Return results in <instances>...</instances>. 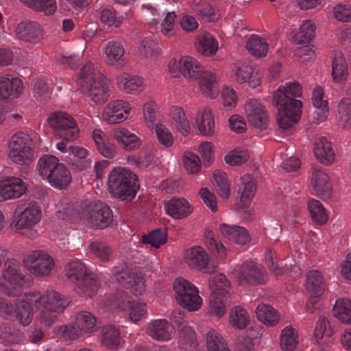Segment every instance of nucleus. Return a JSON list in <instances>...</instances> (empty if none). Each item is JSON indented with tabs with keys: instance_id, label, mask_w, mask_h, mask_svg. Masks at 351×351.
<instances>
[{
	"instance_id": "nucleus-14",
	"label": "nucleus",
	"mask_w": 351,
	"mask_h": 351,
	"mask_svg": "<svg viewBox=\"0 0 351 351\" xmlns=\"http://www.w3.org/2000/svg\"><path fill=\"white\" fill-rule=\"evenodd\" d=\"M141 8L145 16H152V25H155L156 29H159L164 35L168 37L173 35L171 31L177 19V15L174 12L162 10L160 8L154 6L150 3L143 4Z\"/></svg>"
},
{
	"instance_id": "nucleus-5",
	"label": "nucleus",
	"mask_w": 351,
	"mask_h": 351,
	"mask_svg": "<svg viewBox=\"0 0 351 351\" xmlns=\"http://www.w3.org/2000/svg\"><path fill=\"white\" fill-rule=\"evenodd\" d=\"M65 275L75 285V291L84 297L92 298L100 287L96 276L88 274L86 266L80 261L69 263L65 267Z\"/></svg>"
},
{
	"instance_id": "nucleus-23",
	"label": "nucleus",
	"mask_w": 351,
	"mask_h": 351,
	"mask_svg": "<svg viewBox=\"0 0 351 351\" xmlns=\"http://www.w3.org/2000/svg\"><path fill=\"white\" fill-rule=\"evenodd\" d=\"M130 104L123 100H117L109 103L103 113L104 119L109 124L120 123L129 114Z\"/></svg>"
},
{
	"instance_id": "nucleus-16",
	"label": "nucleus",
	"mask_w": 351,
	"mask_h": 351,
	"mask_svg": "<svg viewBox=\"0 0 351 351\" xmlns=\"http://www.w3.org/2000/svg\"><path fill=\"white\" fill-rule=\"evenodd\" d=\"M23 264L32 274L38 277L49 276L55 265L52 257L43 250L30 252L24 257Z\"/></svg>"
},
{
	"instance_id": "nucleus-6",
	"label": "nucleus",
	"mask_w": 351,
	"mask_h": 351,
	"mask_svg": "<svg viewBox=\"0 0 351 351\" xmlns=\"http://www.w3.org/2000/svg\"><path fill=\"white\" fill-rule=\"evenodd\" d=\"M108 185L110 193L122 200L132 199L139 187L137 176L124 167L115 168L110 172Z\"/></svg>"
},
{
	"instance_id": "nucleus-22",
	"label": "nucleus",
	"mask_w": 351,
	"mask_h": 351,
	"mask_svg": "<svg viewBox=\"0 0 351 351\" xmlns=\"http://www.w3.org/2000/svg\"><path fill=\"white\" fill-rule=\"evenodd\" d=\"M26 190L25 183L19 178L9 177L0 181L1 200L19 198Z\"/></svg>"
},
{
	"instance_id": "nucleus-36",
	"label": "nucleus",
	"mask_w": 351,
	"mask_h": 351,
	"mask_svg": "<svg viewBox=\"0 0 351 351\" xmlns=\"http://www.w3.org/2000/svg\"><path fill=\"white\" fill-rule=\"evenodd\" d=\"M71 175L66 166L60 163L47 178L49 183L53 187L62 189L66 188L71 182Z\"/></svg>"
},
{
	"instance_id": "nucleus-9",
	"label": "nucleus",
	"mask_w": 351,
	"mask_h": 351,
	"mask_svg": "<svg viewBox=\"0 0 351 351\" xmlns=\"http://www.w3.org/2000/svg\"><path fill=\"white\" fill-rule=\"evenodd\" d=\"M48 123L53 129L54 134L62 141H73L80 132L75 119L65 112H55L48 118Z\"/></svg>"
},
{
	"instance_id": "nucleus-13",
	"label": "nucleus",
	"mask_w": 351,
	"mask_h": 351,
	"mask_svg": "<svg viewBox=\"0 0 351 351\" xmlns=\"http://www.w3.org/2000/svg\"><path fill=\"white\" fill-rule=\"evenodd\" d=\"M80 217L86 220L95 229H104L110 226L113 220L111 209L101 201L90 203L83 209Z\"/></svg>"
},
{
	"instance_id": "nucleus-26",
	"label": "nucleus",
	"mask_w": 351,
	"mask_h": 351,
	"mask_svg": "<svg viewBox=\"0 0 351 351\" xmlns=\"http://www.w3.org/2000/svg\"><path fill=\"white\" fill-rule=\"evenodd\" d=\"M56 147L62 153H68L69 155H73L75 158V165L80 171L85 170L90 166L91 162L87 158L88 152L84 147L68 146L64 141L57 143Z\"/></svg>"
},
{
	"instance_id": "nucleus-8",
	"label": "nucleus",
	"mask_w": 351,
	"mask_h": 351,
	"mask_svg": "<svg viewBox=\"0 0 351 351\" xmlns=\"http://www.w3.org/2000/svg\"><path fill=\"white\" fill-rule=\"evenodd\" d=\"M41 219V210L36 203H29L25 208L18 206L14 213L13 220L11 223L12 228L17 232L28 230V237H34L36 231L32 228L36 225Z\"/></svg>"
},
{
	"instance_id": "nucleus-25",
	"label": "nucleus",
	"mask_w": 351,
	"mask_h": 351,
	"mask_svg": "<svg viewBox=\"0 0 351 351\" xmlns=\"http://www.w3.org/2000/svg\"><path fill=\"white\" fill-rule=\"evenodd\" d=\"M22 81L18 77L0 75V99L18 98L23 93Z\"/></svg>"
},
{
	"instance_id": "nucleus-46",
	"label": "nucleus",
	"mask_w": 351,
	"mask_h": 351,
	"mask_svg": "<svg viewBox=\"0 0 351 351\" xmlns=\"http://www.w3.org/2000/svg\"><path fill=\"white\" fill-rule=\"evenodd\" d=\"M324 90L320 86H316L313 92L312 102L313 106L317 108V119L319 121L324 120L328 112V102L324 100Z\"/></svg>"
},
{
	"instance_id": "nucleus-42",
	"label": "nucleus",
	"mask_w": 351,
	"mask_h": 351,
	"mask_svg": "<svg viewBox=\"0 0 351 351\" xmlns=\"http://www.w3.org/2000/svg\"><path fill=\"white\" fill-rule=\"evenodd\" d=\"M229 321L231 326L239 330L246 328L250 322L248 313L243 308L237 306L233 307L229 313Z\"/></svg>"
},
{
	"instance_id": "nucleus-63",
	"label": "nucleus",
	"mask_w": 351,
	"mask_h": 351,
	"mask_svg": "<svg viewBox=\"0 0 351 351\" xmlns=\"http://www.w3.org/2000/svg\"><path fill=\"white\" fill-rule=\"evenodd\" d=\"M185 169L190 173H196L201 167V161L199 156L192 152H185L183 157Z\"/></svg>"
},
{
	"instance_id": "nucleus-7",
	"label": "nucleus",
	"mask_w": 351,
	"mask_h": 351,
	"mask_svg": "<svg viewBox=\"0 0 351 351\" xmlns=\"http://www.w3.org/2000/svg\"><path fill=\"white\" fill-rule=\"evenodd\" d=\"M9 158L15 164H29L33 158V138L31 134L23 132L15 133L9 145Z\"/></svg>"
},
{
	"instance_id": "nucleus-34",
	"label": "nucleus",
	"mask_w": 351,
	"mask_h": 351,
	"mask_svg": "<svg viewBox=\"0 0 351 351\" xmlns=\"http://www.w3.org/2000/svg\"><path fill=\"white\" fill-rule=\"evenodd\" d=\"M101 343L110 349L123 348L125 341L120 337L119 329L114 325H106L103 327Z\"/></svg>"
},
{
	"instance_id": "nucleus-15",
	"label": "nucleus",
	"mask_w": 351,
	"mask_h": 351,
	"mask_svg": "<svg viewBox=\"0 0 351 351\" xmlns=\"http://www.w3.org/2000/svg\"><path fill=\"white\" fill-rule=\"evenodd\" d=\"M173 328L180 331L179 348L181 351H193L196 346V340L194 330L188 326L184 312L180 310L173 311L170 316Z\"/></svg>"
},
{
	"instance_id": "nucleus-57",
	"label": "nucleus",
	"mask_w": 351,
	"mask_h": 351,
	"mask_svg": "<svg viewBox=\"0 0 351 351\" xmlns=\"http://www.w3.org/2000/svg\"><path fill=\"white\" fill-rule=\"evenodd\" d=\"M315 25L311 21H304L296 34L295 40L298 44L309 43L315 36Z\"/></svg>"
},
{
	"instance_id": "nucleus-41",
	"label": "nucleus",
	"mask_w": 351,
	"mask_h": 351,
	"mask_svg": "<svg viewBox=\"0 0 351 351\" xmlns=\"http://www.w3.org/2000/svg\"><path fill=\"white\" fill-rule=\"evenodd\" d=\"M333 315L340 322L351 324V301L346 298L336 300L333 306Z\"/></svg>"
},
{
	"instance_id": "nucleus-60",
	"label": "nucleus",
	"mask_w": 351,
	"mask_h": 351,
	"mask_svg": "<svg viewBox=\"0 0 351 351\" xmlns=\"http://www.w3.org/2000/svg\"><path fill=\"white\" fill-rule=\"evenodd\" d=\"M101 23L109 26L119 27L123 21V16L118 15L115 10L110 8L104 9L99 15Z\"/></svg>"
},
{
	"instance_id": "nucleus-17",
	"label": "nucleus",
	"mask_w": 351,
	"mask_h": 351,
	"mask_svg": "<svg viewBox=\"0 0 351 351\" xmlns=\"http://www.w3.org/2000/svg\"><path fill=\"white\" fill-rule=\"evenodd\" d=\"M112 273L121 285L130 289L134 295H142L145 292L143 277L132 268L127 265L114 267Z\"/></svg>"
},
{
	"instance_id": "nucleus-24",
	"label": "nucleus",
	"mask_w": 351,
	"mask_h": 351,
	"mask_svg": "<svg viewBox=\"0 0 351 351\" xmlns=\"http://www.w3.org/2000/svg\"><path fill=\"white\" fill-rule=\"evenodd\" d=\"M18 38L25 42L36 43L42 39L43 34L40 25L34 21H22L16 27Z\"/></svg>"
},
{
	"instance_id": "nucleus-4",
	"label": "nucleus",
	"mask_w": 351,
	"mask_h": 351,
	"mask_svg": "<svg viewBox=\"0 0 351 351\" xmlns=\"http://www.w3.org/2000/svg\"><path fill=\"white\" fill-rule=\"evenodd\" d=\"M182 75L188 79L195 80L199 78V89L205 97L214 99L219 93L218 77L216 73L204 71L202 66L192 57L181 58Z\"/></svg>"
},
{
	"instance_id": "nucleus-19",
	"label": "nucleus",
	"mask_w": 351,
	"mask_h": 351,
	"mask_svg": "<svg viewBox=\"0 0 351 351\" xmlns=\"http://www.w3.org/2000/svg\"><path fill=\"white\" fill-rule=\"evenodd\" d=\"M306 288L311 295L315 298H311L306 304L307 311L314 313L319 307V300L316 298L321 296L326 289V284L322 274L317 270L309 271L306 274Z\"/></svg>"
},
{
	"instance_id": "nucleus-56",
	"label": "nucleus",
	"mask_w": 351,
	"mask_h": 351,
	"mask_svg": "<svg viewBox=\"0 0 351 351\" xmlns=\"http://www.w3.org/2000/svg\"><path fill=\"white\" fill-rule=\"evenodd\" d=\"M308 208L313 220L318 224H324L328 219V215L322 203L316 199H311Z\"/></svg>"
},
{
	"instance_id": "nucleus-20",
	"label": "nucleus",
	"mask_w": 351,
	"mask_h": 351,
	"mask_svg": "<svg viewBox=\"0 0 351 351\" xmlns=\"http://www.w3.org/2000/svg\"><path fill=\"white\" fill-rule=\"evenodd\" d=\"M2 273L5 282L16 290L17 295H20L22 288L27 283L25 275L21 272L20 263L15 259L6 260Z\"/></svg>"
},
{
	"instance_id": "nucleus-52",
	"label": "nucleus",
	"mask_w": 351,
	"mask_h": 351,
	"mask_svg": "<svg viewBox=\"0 0 351 351\" xmlns=\"http://www.w3.org/2000/svg\"><path fill=\"white\" fill-rule=\"evenodd\" d=\"M27 6L36 10L51 15L56 10V0H20Z\"/></svg>"
},
{
	"instance_id": "nucleus-29",
	"label": "nucleus",
	"mask_w": 351,
	"mask_h": 351,
	"mask_svg": "<svg viewBox=\"0 0 351 351\" xmlns=\"http://www.w3.org/2000/svg\"><path fill=\"white\" fill-rule=\"evenodd\" d=\"M167 214L176 219L186 217L192 209L188 201L184 198L174 197L165 204Z\"/></svg>"
},
{
	"instance_id": "nucleus-59",
	"label": "nucleus",
	"mask_w": 351,
	"mask_h": 351,
	"mask_svg": "<svg viewBox=\"0 0 351 351\" xmlns=\"http://www.w3.org/2000/svg\"><path fill=\"white\" fill-rule=\"evenodd\" d=\"M155 132L158 143L166 148L173 145V137L169 130L161 123H156Z\"/></svg>"
},
{
	"instance_id": "nucleus-18",
	"label": "nucleus",
	"mask_w": 351,
	"mask_h": 351,
	"mask_svg": "<svg viewBox=\"0 0 351 351\" xmlns=\"http://www.w3.org/2000/svg\"><path fill=\"white\" fill-rule=\"evenodd\" d=\"M233 274L240 285L264 284L267 277L265 269L252 261L243 263Z\"/></svg>"
},
{
	"instance_id": "nucleus-39",
	"label": "nucleus",
	"mask_w": 351,
	"mask_h": 351,
	"mask_svg": "<svg viewBox=\"0 0 351 351\" xmlns=\"http://www.w3.org/2000/svg\"><path fill=\"white\" fill-rule=\"evenodd\" d=\"M256 314L259 321L269 326L277 324L280 317L278 312L275 308L265 304L258 305Z\"/></svg>"
},
{
	"instance_id": "nucleus-31",
	"label": "nucleus",
	"mask_w": 351,
	"mask_h": 351,
	"mask_svg": "<svg viewBox=\"0 0 351 351\" xmlns=\"http://www.w3.org/2000/svg\"><path fill=\"white\" fill-rule=\"evenodd\" d=\"M314 154L315 158L324 165L331 164L335 159V152L331 143L328 139L322 136L314 143Z\"/></svg>"
},
{
	"instance_id": "nucleus-27",
	"label": "nucleus",
	"mask_w": 351,
	"mask_h": 351,
	"mask_svg": "<svg viewBox=\"0 0 351 351\" xmlns=\"http://www.w3.org/2000/svg\"><path fill=\"white\" fill-rule=\"evenodd\" d=\"M184 261L192 269H202L207 267L209 258L204 248L195 246L185 252Z\"/></svg>"
},
{
	"instance_id": "nucleus-2",
	"label": "nucleus",
	"mask_w": 351,
	"mask_h": 351,
	"mask_svg": "<svg viewBox=\"0 0 351 351\" xmlns=\"http://www.w3.org/2000/svg\"><path fill=\"white\" fill-rule=\"evenodd\" d=\"M302 95V87L296 82L280 86L273 95L272 104L278 110L277 122L280 128L289 130L300 119L302 102L298 99Z\"/></svg>"
},
{
	"instance_id": "nucleus-35",
	"label": "nucleus",
	"mask_w": 351,
	"mask_h": 351,
	"mask_svg": "<svg viewBox=\"0 0 351 351\" xmlns=\"http://www.w3.org/2000/svg\"><path fill=\"white\" fill-rule=\"evenodd\" d=\"M219 228L225 237L236 243L243 245L249 241L247 231L243 227L221 223Z\"/></svg>"
},
{
	"instance_id": "nucleus-43",
	"label": "nucleus",
	"mask_w": 351,
	"mask_h": 351,
	"mask_svg": "<svg viewBox=\"0 0 351 351\" xmlns=\"http://www.w3.org/2000/svg\"><path fill=\"white\" fill-rule=\"evenodd\" d=\"M198 52L205 56H212L218 49V43L209 33H205L199 36L196 43Z\"/></svg>"
},
{
	"instance_id": "nucleus-28",
	"label": "nucleus",
	"mask_w": 351,
	"mask_h": 351,
	"mask_svg": "<svg viewBox=\"0 0 351 351\" xmlns=\"http://www.w3.org/2000/svg\"><path fill=\"white\" fill-rule=\"evenodd\" d=\"M312 183L315 194L324 199L330 197L332 186L329 178L323 171L314 168L312 173Z\"/></svg>"
},
{
	"instance_id": "nucleus-38",
	"label": "nucleus",
	"mask_w": 351,
	"mask_h": 351,
	"mask_svg": "<svg viewBox=\"0 0 351 351\" xmlns=\"http://www.w3.org/2000/svg\"><path fill=\"white\" fill-rule=\"evenodd\" d=\"M195 122L202 134L210 136L214 133V117L210 110L204 108L202 111H199L195 119Z\"/></svg>"
},
{
	"instance_id": "nucleus-33",
	"label": "nucleus",
	"mask_w": 351,
	"mask_h": 351,
	"mask_svg": "<svg viewBox=\"0 0 351 351\" xmlns=\"http://www.w3.org/2000/svg\"><path fill=\"white\" fill-rule=\"evenodd\" d=\"M118 87L127 93L136 94L143 89L142 78L136 75L122 73L117 76Z\"/></svg>"
},
{
	"instance_id": "nucleus-64",
	"label": "nucleus",
	"mask_w": 351,
	"mask_h": 351,
	"mask_svg": "<svg viewBox=\"0 0 351 351\" xmlns=\"http://www.w3.org/2000/svg\"><path fill=\"white\" fill-rule=\"evenodd\" d=\"M341 121L345 128H351V102L349 100L342 101L339 106Z\"/></svg>"
},
{
	"instance_id": "nucleus-45",
	"label": "nucleus",
	"mask_w": 351,
	"mask_h": 351,
	"mask_svg": "<svg viewBox=\"0 0 351 351\" xmlns=\"http://www.w3.org/2000/svg\"><path fill=\"white\" fill-rule=\"evenodd\" d=\"M75 323L83 334L93 332L97 328L95 316L88 311L78 313Z\"/></svg>"
},
{
	"instance_id": "nucleus-47",
	"label": "nucleus",
	"mask_w": 351,
	"mask_h": 351,
	"mask_svg": "<svg viewBox=\"0 0 351 351\" xmlns=\"http://www.w3.org/2000/svg\"><path fill=\"white\" fill-rule=\"evenodd\" d=\"M90 252L102 262H109L112 258V250L106 242L95 241L90 243Z\"/></svg>"
},
{
	"instance_id": "nucleus-44",
	"label": "nucleus",
	"mask_w": 351,
	"mask_h": 351,
	"mask_svg": "<svg viewBox=\"0 0 351 351\" xmlns=\"http://www.w3.org/2000/svg\"><path fill=\"white\" fill-rule=\"evenodd\" d=\"M246 48L251 55L256 58L265 57L268 51L266 41L257 35H252L248 39Z\"/></svg>"
},
{
	"instance_id": "nucleus-3",
	"label": "nucleus",
	"mask_w": 351,
	"mask_h": 351,
	"mask_svg": "<svg viewBox=\"0 0 351 351\" xmlns=\"http://www.w3.org/2000/svg\"><path fill=\"white\" fill-rule=\"evenodd\" d=\"M77 82L82 91L86 92L90 100L97 104L105 103L110 97L108 79L96 73L90 62L82 68Z\"/></svg>"
},
{
	"instance_id": "nucleus-10",
	"label": "nucleus",
	"mask_w": 351,
	"mask_h": 351,
	"mask_svg": "<svg viewBox=\"0 0 351 351\" xmlns=\"http://www.w3.org/2000/svg\"><path fill=\"white\" fill-rule=\"evenodd\" d=\"M176 302L189 311L199 309L202 304V298L199 295L197 287L191 282L179 278L173 283Z\"/></svg>"
},
{
	"instance_id": "nucleus-53",
	"label": "nucleus",
	"mask_w": 351,
	"mask_h": 351,
	"mask_svg": "<svg viewBox=\"0 0 351 351\" xmlns=\"http://www.w3.org/2000/svg\"><path fill=\"white\" fill-rule=\"evenodd\" d=\"M171 116L180 133L184 136L187 135L190 132V124L183 109L178 106L173 107Z\"/></svg>"
},
{
	"instance_id": "nucleus-61",
	"label": "nucleus",
	"mask_w": 351,
	"mask_h": 351,
	"mask_svg": "<svg viewBox=\"0 0 351 351\" xmlns=\"http://www.w3.org/2000/svg\"><path fill=\"white\" fill-rule=\"evenodd\" d=\"M58 332L65 340H75L84 335L75 322L71 324L60 326L58 329Z\"/></svg>"
},
{
	"instance_id": "nucleus-40",
	"label": "nucleus",
	"mask_w": 351,
	"mask_h": 351,
	"mask_svg": "<svg viewBox=\"0 0 351 351\" xmlns=\"http://www.w3.org/2000/svg\"><path fill=\"white\" fill-rule=\"evenodd\" d=\"M256 189L255 182L250 175L241 178L238 193L241 194V202L243 206L247 205L254 195Z\"/></svg>"
},
{
	"instance_id": "nucleus-49",
	"label": "nucleus",
	"mask_w": 351,
	"mask_h": 351,
	"mask_svg": "<svg viewBox=\"0 0 351 351\" xmlns=\"http://www.w3.org/2000/svg\"><path fill=\"white\" fill-rule=\"evenodd\" d=\"M332 75L333 79L337 82L343 81L347 77V64L341 52H336L334 55Z\"/></svg>"
},
{
	"instance_id": "nucleus-51",
	"label": "nucleus",
	"mask_w": 351,
	"mask_h": 351,
	"mask_svg": "<svg viewBox=\"0 0 351 351\" xmlns=\"http://www.w3.org/2000/svg\"><path fill=\"white\" fill-rule=\"evenodd\" d=\"M298 343V332L291 326L285 327L281 333L280 346L285 351H293Z\"/></svg>"
},
{
	"instance_id": "nucleus-1",
	"label": "nucleus",
	"mask_w": 351,
	"mask_h": 351,
	"mask_svg": "<svg viewBox=\"0 0 351 351\" xmlns=\"http://www.w3.org/2000/svg\"><path fill=\"white\" fill-rule=\"evenodd\" d=\"M67 298L53 290L42 293L35 291L25 293L24 298L14 305L10 301L0 298V313L7 319H16L23 326H28L32 321L35 311H40V324L46 328L51 327L57 320L58 315L69 305Z\"/></svg>"
},
{
	"instance_id": "nucleus-21",
	"label": "nucleus",
	"mask_w": 351,
	"mask_h": 351,
	"mask_svg": "<svg viewBox=\"0 0 351 351\" xmlns=\"http://www.w3.org/2000/svg\"><path fill=\"white\" fill-rule=\"evenodd\" d=\"M249 122L255 128L264 130L267 128L268 115L265 107L256 99H248L244 106Z\"/></svg>"
},
{
	"instance_id": "nucleus-32",
	"label": "nucleus",
	"mask_w": 351,
	"mask_h": 351,
	"mask_svg": "<svg viewBox=\"0 0 351 351\" xmlns=\"http://www.w3.org/2000/svg\"><path fill=\"white\" fill-rule=\"evenodd\" d=\"M147 332L154 339L167 341L171 339L169 322L165 319L152 320L148 326Z\"/></svg>"
},
{
	"instance_id": "nucleus-55",
	"label": "nucleus",
	"mask_w": 351,
	"mask_h": 351,
	"mask_svg": "<svg viewBox=\"0 0 351 351\" xmlns=\"http://www.w3.org/2000/svg\"><path fill=\"white\" fill-rule=\"evenodd\" d=\"M206 343L208 351H230L221 334L215 330L206 334Z\"/></svg>"
},
{
	"instance_id": "nucleus-30",
	"label": "nucleus",
	"mask_w": 351,
	"mask_h": 351,
	"mask_svg": "<svg viewBox=\"0 0 351 351\" xmlns=\"http://www.w3.org/2000/svg\"><path fill=\"white\" fill-rule=\"evenodd\" d=\"M112 136L126 151H132L140 147V138L125 128L114 129L112 131Z\"/></svg>"
},
{
	"instance_id": "nucleus-48",
	"label": "nucleus",
	"mask_w": 351,
	"mask_h": 351,
	"mask_svg": "<svg viewBox=\"0 0 351 351\" xmlns=\"http://www.w3.org/2000/svg\"><path fill=\"white\" fill-rule=\"evenodd\" d=\"M106 62L110 65H114L121 60L124 54L123 45L117 41H109L104 47Z\"/></svg>"
},
{
	"instance_id": "nucleus-11",
	"label": "nucleus",
	"mask_w": 351,
	"mask_h": 351,
	"mask_svg": "<svg viewBox=\"0 0 351 351\" xmlns=\"http://www.w3.org/2000/svg\"><path fill=\"white\" fill-rule=\"evenodd\" d=\"M230 282L223 274H216L212 281L213 290L210 301V313L218 318L223 316L226 312V303L228 298V289Z\"/></svg>"
},
{
	"instance_id": "nucleus-37",
	"label": "nucleus",
	"mask_w": 351,
	"mask_h": 351,
	"mask_svg": "<svg viewBox=\"0 0 351 351\" xmlns=\"http://www.w3.org/2000/svg\"><path fill=\"white\" fill-rule=\"evenodd\" d=\"M235 80L240 84L247 82L249 86L255 88L261 83L260 77L256 73H254L252 66L242 64L237 66L234 71Z\"/></svg>"
},
{
	"instance_id": "nucleus-12",
	"label": "nucleus",
	"mask_w": 351,
	"mask_h": 351,
	"mask_svg": "<svg viewBox=\"0 0 351 351\" xmlns=\"http://www.w3.org/2000/svg\"><path fill=\"white\" fill-rule=\"evenodd\" d=\"M106 305L122 311L129 308L130 318L133 322L140 320L147 311V306L145 303L132 301L130 297L123 290H117L115 293L108 296L106 299Z\"/></svg>"
},
{
	"instance_id": "nucleus-50",
	"label": "nucleus",
	"mask_w": 351,
	"mask_h": 351,
	"mask_svg": "<svg viewBox=\"0 0 351 351\" xmlns=\"http://www.w3.org/2000/svg\"><path fill=\"white\" fill-rule=\"evenodd\" d=\"M59 164V160L56 156L44 155L38 160L37 169L40 175L47 179Z\"/></svg>"
},
{
	"instance_id": "nucleus-62",
	"label": "nucleus",
	"mask_w": 351,
	"mask_h": 351,
	"mask_svg": "<svg viewBox=\"0 0 351 351\" xmlns=\"http://www.w3.org/2000/svg\"><path fill=\"white\" fill-rule=\"evenodd\" d=\"M265 262L269 269L276 275L279 276L282 274V263L278 261L276 252L269 249L265 252Z\"/></svg>"
},
{
	"instance_id": "nucleus-58",
	"label": "nucleus",
	"mask_w": 351,
	"mask_h": 351,
	"mask_svg": "<svg viewBox=\"0 0 351 351\" xmlns=\"http://www.w3.org/2000/svg\"><path fill=\"white\" fill-rule=\"evenodd\" d=\"M167 241V233L160 229H156L149 234L144 235L142 241L144 243L149 244L155 248H158L165 243Z\"/></svg>"
},
{
	"instance_id": "nucleus-54",
	"label": "nucleus",
	"mask_w": 351,
	"mask_h": 351,
	"mask_svg": "<svg viewBox=\"0 0 351 351\" xmlns=\"http://www.w3.org/2000/svg\"><path fill=\"white\" fill-rule=\"evenodd\" d=\"M213 183L222 198H228L230 195V186L227 175L221 170H216L213 174Z\"/></svg>"
}]
</instances>
